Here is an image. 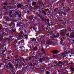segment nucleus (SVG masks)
Returning a JSON list of instances; mask_svg holds the SVG:
<instances>
[{
  "label": "nucleus",
  "instance_id": "obj_59",
  "mask_svg": "<svg viewBox=\"0 0 74 74\" xmlns=\"http://www.w3.org/2000/svg\"><path fill=\"white\" fill-rule=\"evenodd\" d=\"M58 71V73H60V69H59Z\"/></svg>",
  "mask_w": 74,
  "mask_h": 74
},
{
  "label": "nucleus",
  "instance_id": "obj_8",
  "mask_svg": "<svg viewBox=\"0 0 74 74\" xmlns=\"http://www.w3.org/2000/svg\"><path fill=\"white\" fill-rule=\"evenodd\" d=\"M13 66V64H10L9 65V67H10L11 69H14Z\"/></svg>",
  "mask_w": 74,
  "mask_h": 74
},
{
  "label": "nucleus",
  "instance_id": "obj_12",
  "mask_svg": "<svg viewBox=\"0 0 74 74\" xmlns=\"http://www.w3.org/2000/svg\"><path fill=\"white\" fill-rule=\"evenodd\" d=\"M42 14H44V15H47V13H45V10H42Z\"/></svg>",
  "mask_w": 74,
  "mask_h": 74
},
{
  "label": "nucleus",
  "instance_id": "obj_1",
  "mask_svg": "<svg viewBox=\"0 0 74 74\" xmlns=\"http://www.w3.org/2000/svg\"><path fill=\"white\" fill-rule=\"evenodd\" d=\"M33 18H34V15H32L30 16H28L27 17V19H29V20H30L31 21L33 20Z\"/></svg>",
  "mask_w": 74,
  "mask_h": 74
},
{
  "label": "nucleus",
  "instance_id": "obj_60",
  "mask_svg": "<svg viewBox=\"0 0 74 74\" xmlns=\"http://www.w3.org/2000/svg\"><path fill=\"white\" fill-rule=\"evenodd\" d=\"M10 64H11V62H10L9 63H8V65H9Z\"/></svg>",
  "mask_w": 74,
  "mask_h": 74
},
{
  "label": "nucleus",
  "instance_id": "obj_61",
  "mask_svg": "<svg viewBox=\"0 0 74 74\" xmlns=\"http://www.w3.org/2000/svg\"><path fill=\"white\" fill-rule=\"evenodd\" d=\"M39 4H41V2L40 1H39Z\"/></svg>",
  "mask_w": 74,
  "mask_h": 74
},
{
  "label": "nucleus",
  "instance_id": "obj_63",
  "mask_svg": "<svg viewBox=\"0 0 74 74\" xmlns=\"http://www.w3.org/2000/svg\"><path fill=\"white\" fill-rule=\"evenodd\" d=\"M24 37H27V35H25L24 36Z\"/></svg>",
  "mask_w": 74,
  "mask_h": 74
},
{
  "label": "nucleus",
  "instance_id": "obj_44",
  "mask_svg": "<svg viewBox=\"0 0 74 74\" xmlns=\"http://www.w3.org/2000/svg\"><path fill=\"white\" fill-rule=\"evenodd\" d=\"M49 73H50L48 71H46V74H49Z\"/></svg>",
  "mask_w": 74,
  "mask_h": 74
},
{
  "label": "nucleus",
  "instance_id": "obj_53",
  "mask_svg": "<svg viewBox=\"0 0 74 74\" xmlns=\"http://www.w3.org/2000/svg\"><path fill=\"white\" fill-rule=\"evenodd\" d=\"M54 37L55 38H58V36L56 35V36H54Z\"/></svg>",
  "mask_w": 74,
  "mask_h": 74
},
{
  "label": "nucleus",
  "instance_id": "obj_32",
  "mask_svg": "<svg viewBox=\"0 0 74 74\" xmlns=\"http://www.w3.org/2000/svg\"><path fill=\"white\" fill-rule=\"evenodd\" d=\"M68 31H69V32H71V31H72V30H71V28H69L68 29Z\"/></svg>",
  "mask_w": 74,
  "mask_h": 74
},
{
  "label": "nucleus",
  "instance_id": "obj_29",
  "mask_svg": "<svg viewBox=\"0 0 74 74\" xmlns=\"http://www.w3.org/2000/svg\"><path fill=\"white\" fill-rule=\"evenodd\" d=\"M20 59H21V58H18L17 59H16L15 61H16V62L17 61H18L19 60H20Z\"/></svg>",
  "mask_w": 74,
  "mask_h": 74
},
{
  "label": "nucleus",
  "instance_id": "obj_39",
  "mask_svg": "<svg viewBox=\"0 0 74 74\" xmlns=\"http://www.w3.org/2000/svg\"><path fill=\"white\" fill-rule=\"evenodd\" d=\"M4 18L5 19H9V17H8L4 16Z\"/></svg>",
  "mask_w": 74,
  "mask_h": 74
},
{
  "label": "nucleus",
  "instance_id": "obj_55",
  "mask_svg": "<svg viewBox=\"0 0 74 74\" xmlns=\"http://www.w3.org/2000/svg\"><path fill=\"white\" fill-rule=\"evenodd\" d=\"M11 24V25L12 26V24H14V22H12L11 23H10Z\"/></svg>",
  "mask_w": 74,
  "mask_h": 74
},
{
  "label": "nucleus",
  "instance_id": "obj_45",
  "mask_svg": "<svg viewBox=\"0 0 74 74\" xmlns=\"http://www.w3.org/2000/svg\"><path fill=\"white\" fill-rule=\"evenodd\" d=\"M20 42H24V40L22 39L21 40V41H20Z\"/></svg>",
  "mask_w": 74,
  "mask_h": 74
},
{
  "label": "nucleus",
  "instance_id": "obj_42",
  "mask_svg": "<svg viewBox=\"0 0 74 74\" xmlns=\"http://www.w3.org/2000/svg\"><path fill=\"white\" fill-rule=\"evenodd\" d=\"M37 15V16H39V18H41V16H40V15L38 14H36Z\"/></svg>",
  "mask_w": 74,
  "mask_h": 74
},
{
  "label": "nucleus",
  "instance_id": "obj_34",
  "mask_svg": "<svg viewBox=\"0 0 74 74\" xmlns=\"http://www.w3.org/2000/svg\"><path fill=\"white\" fill-rule=\"evenodd\" d=\"M49 36V34H46L44 36Z\"/></svg>",
  "mask_w": 74,
  "mask_h": 74
},
{
  "label": "nucleus",
  "instance_id": "obj_51",
  "mask_svg": "<svg viewBox=\"0 0 74 74\" xmlns=\"http://www.w3.org/2000/svg\"><path fill=\"white\" fill-rule=\"evenodd\" d=\"M16 62H17L18 63H19V62H21V60H20L19 61H17Z\"/></svg>",
  "mask_w": 74,
  "mask_h": 74
},
{
  "label": "nucleus",
  "instance_id": "obj_15",
  "mask_svg": "<svg viewBox=\"0 0 74 74\" xmlns=\"http://www.w3.org/2000/svg\"><path fill=\"white\" fill-rule=\"evenodd\" d=\"M53 63L54 64H56V65H58V62L57 61H55L53 62Z\"/></svg>",
  "mask_w": 74,
  "mask_h": 74
},
{
  "label": "nucleus",
  "instance_id": "obj_14",
  "mask_svg": "<svg viewBox=\"0 0 74 74\" xmlns=\"http://www.w3.org/2000/svg\"><path fill=\"white\" fill-rule=\"evenodd\" d=\"M19 36L18 37V38L19 40H21V39H22V35H18Z\"/></svg>",
  "mask_w": 74,
  "mask_h": 74
},
{
  "label": "nucleus",
  "instance_id": "obj_6",
  "mask_svg": "<svg viewBox=\"0 0 74 74\" xmlns=\"http://www.w3.org/2000/svg\"><path fill=\"white\" fill-rule=\"evenodd\" d=\"M9 16L12 18L13 17V16H12V11H11L9 12Z\"/></svg>",
  "mask_w": 74,
  "mask_h": 74
},
{
  "label": "nucleus",
  "instance_id": "obj_28",
  "mask_svg": "<svg viewBox=\"0 0 74 74\" xmlns=\"http://www.w3.org/2000/svg\"><path fill=\"white\" fill-rule=\"evenodd\" d=\"M32 41H36V38H33V39L32 38Z\"/></svg>",
  "mask_w": 74,
  "mask_h": 74
},
{
  "label": "nucleus",
  "instance_id": "obj_50",
  "mask_svg": "<svg viewBox=\"0 0 74 74\" xmlns=\"http://www.w3.org/2000/svg\"><path fill=\"white\" fill-rule=\"evenodd\" d=\"M25 39H26V40H27V38H28V37L27 36H26L25 37Z\"/></svg>",
  "mask_w": 74,
  "mask_h": 74
},
{
  "label": "nucleus",
  "instance_id": "obj_16",
  "mask_svg": "<svg viewBox=\"0 0 74 74\" xmlns=\"http://www.w3.org/2000/svg\"><path fill=\"white\" fill-rule=\"evenodd\" d=\"M39 60L41 63L43 62V59L42 58H40L39 59Z\"/></svg>",
  "mask_w": 74,
  "mask_h": 74
},
{
  "label": "nucleus",
  "instance_id": "obj_17",
  "mask_svg": "<svg viewBox=\"0 0 74 74\" xmlns=\"http://www.w3.org/2000/svg\"><path fill=\"white\" fill-rule=\"evenodd\" d=\"M58 10V8H56L54 9V11L55 12H57Z\"/></svg>",
  "mask_w": 74,
  "mask_h": 74
},
{
  "label": "nucleus",
  "instance_id": "obj_10",
  "mask_svg": "<svg viewBox=\"0 0 74 74\" xmlns=\"http://www.w3.org/2000/svg\"><path fill=\"white\" fill-rule=\"evenodd\" d=\"M18 16L19 18H21L22 17V12H20V14L18 15Z\"/></svg>",
  "mask_w": 74,
  "mask_h": 74
},
{
  "label": "nucleus",
  "instance_id": "obj_21",
  "mask_svg": "<svg viewBox=\"0 0 74 74\" xmlns=\"http://www.w3.org/2000/svg\"><path fill=\"white\" fill-rule=\"evenodd\" d=\"M14 57L15 58H20V57L18 55H15Z\"/></svg>",
  "mask_w": 74,
  "mask_h": 74
},
{
  "label": "nucleus",
  "instance_id": "obj_22",
  "mask_svg": "<svg viewBox=\"0 0 74 74\" xmlns=\"http://www.w3.org/2000/svg\"><path fill=\"white\" fill-rule=\"evenodd\" d=\"M26 68L25 67H23L22 69V71H26Z\"/></svg>",
  "mask_w": 74,
  "mask_h": 74
},
{
  "label": "nucleus",
  "instance_id": "obj_23",
  "mask_svg": "<svg viewBox=\"0 0 74 74\" xmlns=\"http://www.w3.org/2000/svg\"><path fill=\"white\" fill-rule=\"evenodd\" d=\"M70 37H72V38H74V34H71L70 35Z\"/></svg>",
  "mask_w": 74,
  "mask_h": 74
},
{
  "label": "nucleus",
  "instance_id": "obj_2",
  "mask_svg": "<svg viewBox=\"0 0 74 74\" xmlns=\"http://www.w3.org/2000/svg\"><path fill=\"white\" fill-rule=\"evenodd\" d=\"M51 52H52L53 54H56L59 53V51L57 50H54L51 51Z\"/></svg>",
  "mask_w": 74,
  "mask_h": 74
},
{
  "label": "nucleus",
  "instance_id": "obj_25",
  "mask_svg": "<svg viewBox=\"0 0 74 74\" xmlns=\"http://www.w3.org/2000/svg\"><path fill=\"white\" fill-rule=\"evenodd\" d=\"M20 58H21V59H23V61L24 62H25V60L24 58H23V57H22V58L20 57Z\"/></svg>",
  "mask_w": 74,
  "mask_h": 74
},
{
  "label": "nucleus",
  "instance_id": "obj_52",
  "mask_svg": "<svg viewBox=\"0 0 74 74\" xmlns=\"http://www.w3.org/2000/svg\"><path fill=\"white\" fill-rule=\"evenodd\" d=\"M47 29H49V27H48V26H47V27L46 28Z\"/></svg>",
  "mask_w": 74,
  "mask_h": 74
},
{
  "label": "nucleus",
  "instance_id": "obj_56",
  "mask_svg": "<svg viewBox=\"0 0 74 74\" xmlns=\"http://www.w3.org/2000/svg\"><path fill=\"white\" fill-rule=\"evenodd\" d=\"M11 24V25L12 26V24H14V22H12L11 23H10Z\"/></svg>",
  "mask_w": 74,
  "mask_h": 74
},
{
  "label": "nucleus",
  "instance_id": "obj_5",
  "mask_svg": "<svg viewBox=\"0 0 74 74\" xmlns=\"http://www.w3.org/2000/svg\"><path fill=\"white\" fill-rule=\"evenodd\" d=\"M23 7V5L21 4H19L17 5V7L18 8H21Z\"/></svg>",
  "mask_w": 74,
  "mask_h": 74
},
{
  "label": "nucleus",
  "instance_id": "obj_54",
  "mask_svg": "<svg viewBox=\"0 0 74 74\" xmlns=\"http://www.w3.org/2000/svg\"><path fill=\"white\" fill-rule=\"evenodd\" d=\"M65 63H69V61H66Z\"/></svg>",
  "mask_w": 74,
  "mask_h": 74
},
{
  "label": "nucleus",
  "instance_id": "obj_49",
  "mask_svg": "<svg viewBox=\"0 0 74 74\" xmlns=\"http://www.w3.org/2000/svg\"><path fill=\"white\" fill-rule=\"evenodd\" d=\"M69 34H69V33H68V34H66V35L67 36H69Z\"/></svg>",
  "mask_w": 74,
  "mask_h": 74
},
{
  "label": "nucleus",
  "instance_id": "obj_20",
  "mask_svg": "<svg viewBox=\"0 0 74 74\" xmlns=\"http://www.w3.org/2000/svg\"><path fill=\"white\" fill-rule=\"evenodd\" d=\"M31 29H32L34 30H36V28H35V27H31Z\"/></svg>",
  "mask_w": 74,
  "mask_h": 74
},
{
  "label": "nucleus",
  "instance_id": "obj_57",
  "mask_svg": "<svg viewBox=\"0 0 74 74\" xmlns=\"http://www.w3.org/2000/svg\"><path fill=\"white\" fill-rule=\"evenodd\" d=\"M51 65H52V64L51 63H50L48 64V66H51Z\"/></svg>",
  "mask_w": 74,
  "mask_h": 74
},
{
  "label": "nucleus",
  "instance_id": "obj_31",
  "mask_svg": "<svg viewBox=\"0 0 74 74\" xmlns=\"http://www.w3.org/2000/svg\"><path fill=\"white\" fill-rule=\"evenodd\" d=\"M41 19H42V21H46V19L45 18V19L42 18H41Z\"/></svg>",
  "mask_w": 74,
  "mask_h": 74
},
{
  "label": "nucleus",
  "instance_id": "obj_4",
  "mask_svg": "<svg viewBox=\"0 0 74 74\" xmlns=\"http://www.w3.org/2000/svg\"><path fill=\"white\" fill-rule=\"evenodd\" d=\"M62 14H63L64 15H66V13L65 12H62L61 13H60V14H61V18H62V17H63V16L62 15Z\"/></svg>",
  "mask_w": 74,
  "mask_h": 74
},
{
  "label": "nucleus",
  "instance_id": "obj_46",
  "mask_svg": "<svg viewBox=\"0 0 74 74\" xmlns=\"http://www.w3.org/2000/svg\"><path fill=\"white\" fill-rule=\"evenodd\" d=\"M6 21L7 22H9L10 21V19H7L6 20Z\"/></svg>",
  "mask_w": 74,
  "mask_h": 74
},
{
  "label": "nucleus",
  "instance_id": "obj_19",
  "mask_svg": "<svg viewBox=\"0 0 74 74\" xmlns=\"http://www.w3.org/2000/svg\"><path fill=\"white\" fill-rule=\"evenodd\" d=\"M60 34L62 36H64V33L63 32H61Z\"/></svg>",
  "mask_w": 74,
  "mask_h": 74
},
{
  "label": "nucleus",
  "instance_id": "obj_64",
  "mask_svg": "<svg viewBox=\"0 0 74 74\" xmlns=\"http://www.w3.org/2000/svg\"><path fill=\"white\" fill-rule=\"evenodd\" d=\"M7 58L8 59H10V58L9 57H8Z\"/></svg>",
  "mask_w": 74,
  "mask_h": 74
},
{
  "label": "nucleus",
  "instance_id": "obj_26",
  "mask_svg": "<svg viewBox=\"0 0 74 74\" xmlns=\"http://www.w3.org/2000/svg\"><path fill=\"white\" fill-rule=\"evenodd\" d=\"M70 69H71V70H72V71H74V68H73V67H72V66L70 67Z\"/></svg>",
  "mask_w": 74,
  "mask_h": 74
},
{
  "label": "nucleus",
  "instance_id": "obj_9",
  "mask_svg": "<svg viewBox=\"0 0 74 74\" xmlns=\"http://www.w3.org/2000/svg\"><path fill=\"white\" fill-rule=\"evenodd\" d=\"M60 40H61V43H62L63 41L64 40V38H61L60 39Z\"/></svg>",
  "mask_w": 74,
  "mask_h": 74
},
{
  "label": "nucleus",
  "instance_id": "obj_33",
  "mask_svg": "<svg viewBox=\"0 0 74 74\" xmlns=\"http://www.w3.org/2000/svg\"><path fill=\"white\" fill-rule=\"evenodd\" d=\"M31 57H27L28 58V60H30L31 59Z\"/></svg>",
  "mask_w": 74,
  "mask_h": 74
},
{
  "label": "nucleus",
  "instance_id": "obj_11",
  "mask_svg": "<svg viewBox=\"0 0 74 74\" xmlns=\"http://www.w3.org/2000/svg\"><path fill=\"white\" fill-rule=\"evenodd\" d=\"M63 63V62L61 61L58 62V66H59V64H62Z\"/></svg>",
  "mask_w": 74,
  "mask_h": 74
},
{
  "label": "nucleus",
  "instance_id": "obj_40",
  "mask_svg": "<svg viewBox=\"0 0 74 74\" xmlns=\"http://www.w3.org/2000/svg\"><path fill=\"white\" fill-rule=\"evenodd\" d=\"M30 66H34V65L31 63L30 64Z\"/></svg>",
  "mask_w": 74,
  "mask_h": 74
},
{
  "label": "nucleus",
  "instance_id": "obj_41",
  "mask_svg": "<svg viewBox=\"0 0 74 74\" xmlns=\"http://www.w3.org/2000/svg\"><path fill=\"white\" fill-rule=\"evenodd\" d=\"M39 14H41L42 13V11H41L39 10Z\"/></svg>",
  "mask_w": 74,
  "mask_h": 74
},
{
  "label": "nucleus",
  "instance_id": "obj_36",
  "mask_svg": "<svg viewBox=\"0 0 74 74\" xmlns=\"http://www.w3.org/2000/svg\"><path fill=\"white\" fill-rule=\"evenodd\" d=\"M36 2H34L32 3V5H36Z\"/></svg>",
  "mask_w": 74,
  "mask_h": 74
},
{
  "label": "nucleus",
  "instance_id": "obj_38",
  "mask_svg": "<svg viewBox=\"0 0 74 74\" xmlns=\"http://www.w3.org/2000/svg\"><path fill=\"white\" fill-rule=\"evenodd\" d=\"M21 24H22V23H21V22H19V23H18L17 25H19V26H20V25H21Z\"/></svg>",
  "mask_w": 74,
  "mask_h": 74
},
{
  "label": "nucleus",
  "instance_id": "obj_3",
  "mask_svg": "<svg viewBox=\"0 0 74 74\" xmlns=\"http://www.w3.org/2000/svg\"><path fill=\"white\" fill-rule=\"evenodd\" d=\"M16 34H17V35H19L20 34V35H22V34L23 35V32H22V31H21L20 32V33L18 32H17L16 33Z\"/></svg>",
  "mask_w": 74,
  "mask_h": 74
},
{
  "label": "nucleus",
  "instance_id": "obj_35",
  "mask_svg": "<svg viewBox=\"0 0 74 74\" xmlns=\"http://www.w3.org/2000/svg\"><path fill=\"white\" fill-rule=\"evenodd\" d=\"M19 14V12H18L17 11H16V15H17Z\"/></svg>",
  "mask_w": 74,
  "mask_h": 74
},
{
  "label": "nucleus",
  "instance_id": "obj_24",
  "mask_svg": "<svg viewBox=\"0 0 74 74\" xmlns=\"http://www.w3.org/2000/svg\"><path fill=\"white\" fill-rule=\"evenodd\" d=\"M48 22V23H49V19H46V20L45 23H47V22Z\"/></svg>",
  "mask_w": 74,
  "mask_h": 74
},
{
  "label": "nucleus",
  "instance_id": "obj_47",
  "mask_svg": "<svg viewBox=\"0 0 74 74\" xmlns=\"http://www.w3.org/2000/svg\"><path fill=\"white\" fill-rule=\"evenodd\" d=\"M34 19H37V16H35L34 17Z\"/></svg>",
  "mask_w": 74,
  "mask_h": 74
},
{
  "label": "nucleus",
  "instance_id": "obj_43",
  "mask_svg": "<svg viewBox=\"0 0 74 74\" xmlns=\"http://www.w3.org/2000/svg\"><path fill=\"white\" fill-rule=\"evenodd\" d=\"M9 26H10V27H11V26H12V25H11V23H10L9 24Z\"/></svg>",
  "mask_w": 74,
  "mask_h": 74
},
{
  "label": "nucleus",
  "instance_id": "obj_62",
  "mask_svg": "<svg viewBox=\"0 0 74 74\" xmlns=\"http://www.w3.org/2000/svg\"><path fill=\"white\" fill-rule=\"evenodd\" d=\"M18 64H17L15 66L16 67H18Z\"/></svg>",
  "mask_w": 74,
  "mask_h": 74
},
{
  "label": "nucleus",
  "instance_id": "obj_27",
  "mask_svg": "<svg viewBox=\"0 0 74 74\" xmlns=\"http://www.w3.org/2000/svg\"><path fill=\"white\" fill-rule=\"evenodd\" d=\"M65 54H67V53L66 52V51L64 52V53H63L61 54H62V55H65Z\"/></svg>",
  "mask_w": 74,
  "mask_h": 74
},
{
  "label": "nucleus",
  "instance_id": "obj_48",
  "mask_svg": "<svg viewBox=\"0 0 74 74\" xmlns=\"http://www.w3.org/2000/svg\"><path fill=\"white\" fill-rule=\"evenodd\" d=\"M44 10H45V11H49V10L48 9H45Z\"/></svg>",
  "mask_w": 74,
  "mask_h": 74
},
{
  "label": "nucleus",
  "instance_id": "obj_18",
  "mask_svg": "<svg viewBox=\"0 0 74 74\" xmlns=\"http://www.w3.org/2000/svg\"><path fill=\"white\" fill-rule=\"evenodd\" d=\"M55 66H56V65H55V64H54L53 63L52 64H51V65L50 67H55Z\"/></svg>",
  "mask_w": 74,
  "mask_h": 74
},
{
  "label": "nucleus",
  "instance_id": "obj_58",
  "mask_svg": "<svg viewBox=\"0 0 74 74\" xmlns=\"http://www.w3.org/2000/svg\"><path fill=\"white\" fill-rule=\"evenodd\" d=\"M25 21H26V22H27L29 20H26V19H25Z\"/></svg>",
  "mask_w": 74,
  "mask_h": 74
},
{
  "label": "nucleus",
  "instance_id": "obj_13",
  "mask_svg": "<svg viewBox=\"0 0 74 74\" xmlns=\"http://www.w3.org/2000/svg\"><path fill=\"white\" fill-rule=\"evenodd\" d=\"M47 44H48V45H51V41L49 40H47Z\"/></svg>",
  "mask_w": 74,
  "mask_h": 74
},
{
  "label": "nucleus",
  "instance_id": "obj_37",
  "mask_svg": "<svg viewBox=\"0 0 74 74\" xmlns=\"http://www.w3.org/2000/svg\"><path fill=\"white\" fill-rule=\"evenodd\" d=\"M34 49L35 51H36L37 49V47H35L34 48Z\"/></svg>",
  "mask_w": 74,
  "mask_h": 74
},
{
  "label": "nucleus",
  "instance_id": "obj_7",
  "mask_svg": "<svg viewBox=\"0 0 74 74\" xmlns=\"http://www.w3.org/2000/svg\"><path fill=\"white\" fill-rule=\"evenodd\" d=\"M41 51L43 53V54H45V55H46V54H45V51H44V49L43 48H42L41 49Z\"/></svg>",
  "mask_w": 74,
  "mask_h": 74
},
{
  "label": "nucleus",
  "instance_id": "obj_30",
  "mask_svg": "<svg viewBox=\"0 0 74 74\" xmlns=\"http://www.w3.org/2000/svg\"><path fill=\"white\" fill-rule=\"evenodd\" d=\"M7 2L4 3H3V5H7Z\"/></svg>",
  "mask_w": 74,
  "mask_h": 74
}]
</instances>
